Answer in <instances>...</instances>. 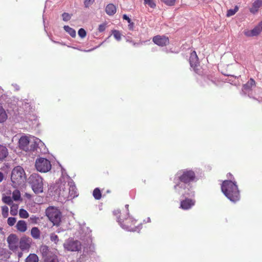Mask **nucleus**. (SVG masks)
I'll return each instance as SVG.
<instances>
[{
	"instance_id": "obj_1",
	"label": "nucleus",
	"mask_w": 262,
	"mask_h": 262,
	"mask_svg": "<svg viewBox=\"0 0 262 262\" xmlns=\"http://www.w3.org/2000/svg\"><path fill=\"white\" fill-rule=\"evenodd\" d=\"M55 192L61 201L73 199L78 196L74 182L69 176H62L56 183Z\"/></svg>"
},
{
	"instance_id": "obj_2",
	"label": "nucleus",
	"mask_w": 262,
	"mask_h": 262,
	"mask_svg": "<svg viewBox=\"0 0 262 262\" xmlns=\"http://www.w3.org/2000/svg\"><path fill=\"white\" fill-rule=\"evenodd\" d=\"M19 147L26 151L41 152V149L44 147V143L38 138L34 137L29 138L23 136L19 140Z\"/></svg>"
},
{
	"instance_id": "obj_3",
	"label": "nucleus",
	"mask_w": 262,
	"mask_h": 262,
	"mask_svg": "<svg viewBox=\"0 0 262 262\" xmlns=\"http://www.w3.org/2000/svg\"><path fill=\"white\" fill-rule=\"evenodd\" d=\"M221 189L225 195L231 202H235L239 200V191L235 182L225 180L222 183Z\"/></svg>"
},
{
	"instance_id": "obj_4",
	"label": "nucleus",
	"mask_w": 262,
	"mask_h": 262,
	"mask_svg": "<svg viewBox=\"0 0 262 262\" xmlns=\"http://www.w3.org/2000/svg\"><path fill=\"white\" fill-rule=\"evenodd\" d=\"M180 182L174 186V189L179 193L181 192V189H185L188 183L194 180L195 178L194 172L192 170H185L183 172V174L179 177Z\"/></svg>"
},
{
	"instance_id": "obj_5",
	"label": "nucleus",
	"mask_w": 262,
	"mask_h": 262,
	"mask_svg": "<svg viewBox=\"0 0 262 262\" xmlns=\"http://www.w3.org/2000/svg\"><path fill=\"white\" fill-rule=\"evenodd\" d=\"M29 182L36 194L43 192L42 179L38 174H32L29 178Z\"/></svg>"
},
{
	"instance_id": "obj_6",
	"label": "nucleus",
	"mask_w": 262,
	"mask_h": 262,
	"mask_svg": "<svg viewBox=\"0 0 262 262\" xmlns=\"http://www.w3.org/2000/svg\"><path fill=\"white\" fill-rule=\"evenodd\" d=\"M11 179L13 184L20 185L26 179V174L24 169L19 166L13 168L12 171Z\"/></svg>"
},
{
	"instance_id": "obj_7",
	"label": "nucleus",
	"mask_w": 262,
	"mask_h": 262,
	"mask_svg": "<svg viewBox=\"0 0 262 262\" xmlns=\"http://www.w3.org/2000/svg\"><path fill=\"white\" fill-rule=\"evenodd\" d=\"M46 214L54 225H58L61 221V214L56 208L50 206L46 210Z\"/></svg>"
},
{
	"instance_id": "obj_8",
	"label": "nucleus",
	"mask_w": 262,
	"mask_h": 262,
	"mask_svg": "<svg viewBox=\"0 0 262 262\" xmlns=\"http://www.w3.org/2000/svg\"><path fill=\"white\" fill-rule=\"evenodd\" d=\"M81 247L82 245L80 241L74 240L72 238H68L63 244L64 249L71 252H79L81 250Z\"/></svg>"
},
{
	"instance_id": "obj_9",
	"label": "nucleus",
	"mask_w": 262,
	"mask_h": 262,
	"mask_svg": "<svg viewBox=\"0 0 262 262\" xmlns=\"http://www.w3.org/2000/svg\"><path fill=\"white\" fill-rule=\"evenodd\" d=\"M35 167L40 172H47L51 169V162L46 158H37L35 161Z\"/></svg>"
},
{
	"instance_id": "obj_10",
	"label": "nucleus",
	"mask_w": 262,
	"mask_h": 262,
	"mask_svg": "<svg viewBox=\"0 0 262 262\" xmlns=\"http://www.w3.org/2000/svg\"><path fill=\"white\" fill-rule=\"evenodd\" d=\"M118 220V222L122 228L130 231H135L136 230V227L134 228L132 227V226L134 225L136 222V221L134 220L132 217H128L125 219L124 220L119 217Z\"/></svg>"
},
{
	"instance_id": "obj_11",
	"label": "nucleus",
	"mask_w": 262,
	"mask_h": 262,
	"mask_svg": "<svg viewBox=\"0 0 262 262\" xmlns=\"http://www.w3.org/2000/svg\"><path fill=\"white\" fill-rule=\"evenodd\" d=\"M262 31V21L260 22L252 30H246L244 33L247 37H253L258 35Z\"/></svg>"
},
{
	"instance_id": "obj_12",
	"label": "nucleus",
	"mask_w": 262,
	"mask_h": 262,
	"mask_svg": "<svg viewBox=\"0 0 262 262\" xmlns=\"http://www.w3.org/2000/svg\"><path fill=\"white\" fill-rule=\"evenodd\" d=\"M152 40L155 43L161 47L165 46L169 42L168 37L165 36L157 35L154 37Z\"/></svg>"
},
{
	"instance_id": "obj_13",
	"label": "nucleus",
	"mask_w": 262,
	"mask_h": 262,
	"mask_svg": "<svg viewBox=\"0 0 262 262\" xmlns=\"http://www.w3.org/2000/svg\"><path fill=\"white\" fill-rule=\"evenodd\" d=\"M7 242L10 249L14 250L17 248L18 238L15 234H10L7 238Z\"/></svg>"
},
{
	"instance_id": "obj_14",
	"label": "nucleus",
	"mask_w": 262,
	"mask_h": 262,
	"mask_svg": "<svg viewBox=\"0 0 262 262\" xmlns=\"http://www.w3.org/2000/svg\"><path fill=\"white\" fill-rule=\"evenodd\" d=\"M195 204V201L186 199L181 203V207L183 209H189Z\"/></svg>"
},
{
	"instance_id": "obj_15",
	"label": "nucleus",
	"mask_w": 262,
	"mask_h": 262,
	"mask_svg": "<svg viewBox=\"0 0 262 262\" xmlns=\"http://www.w3.org/2000/svg\"><path fill=\"white\" fill-rule=\"evenodd\" d=\"M189 62L191 67H196L199 62H198V57L196 55V53L195 51H193L190 55L189 58Z\"/></svg>"
},
{
	"instance_id": "obj_16",
	"label": "nucleus",
	"mask_w": 262,
	"mask_h": 262,
	"mask_svg": "<svg viewBox=\"0 0 262 262\" xmlns=\"http://www.w3.org/2000/svg\"><path fill=\"white\" fill-rule=\"evenodd\" d=\"M262 6V0H256L250 9V11L254 14L257 12L259 8Z\"/></svg>"
},
{
	"instance_id": "obj_17",
	"label": "nucleus",
	"mask_w": 262,
	"mask_h": 262,
	"mask_svg": "<svg viewBox=\"0 0 262 262\" xmlns=\"http://www.w3.org/2000/svg\"><path fill=\"white\" fill-rule=\"evenodd\" d=\"M30 240L27 238H21L19 242V247L23 250L28 249L30 247Z\"/></svg>"
},
{
	"instance_id": "obj_18",
	"label": "nucleus",
	"mask_w": 262,
	"mask_h": 262,
	"mask_svg": "<svg viewBox=\"0 0 262 262\" xmlns=\"http://www.w3.org/2000/svg\"><path fill=\"white\" fill-rule=\"evenodd\" d=\"M40 251L43 258L53 255L50 251L49 247L46 245L41 246L40 248Z\"/></svg>"
},
{
	"instance_id": "obj_19",
	"label": "nucleus",
	"mask_w": 262,
	"mask_h": 262,
	"mask_svg": "<svg viewBox=\"0 0 262 262\" xmlns=\"http://www.w3.org/2000/svg\"><path fill=\"white\" fill-rule=\"evenodd\" d=\"M8 155V150L6 146L0 144V161L4 160Z\"/></svg>"
},
{
	"instance_id": "obj_20",
	"label": "nucleus",
	"mask_w": 262,
	"mask_h": 262,
	"mask_svg": "<svg viewBox=\"0 0 262 262\" xmlns=\"http://www.w3.org/2000/svg\"><path fill=\"white\" fill-rule=\"evenodd\" d=\"M105 12L109 15H113L116 12V8L112 4H108L105 8Z\"/></svg>"
},
{
	"instance_id": "obj_21",
	"label": "nucleus",
	"mask_w": 262,
	"mask_h": 262,
	"mask_svg": "<svg viewBox=\"0 0 262 262\" xmlns=\"http://www.w3.org/2000/svg\"><path fill=\"white\" fill-rule=\"evenodd\" d=\"M17 229L22 232H24L27 230V224L24 221H19L16 224Z\"/></svg>"
},
{
	"instance_id": "obj_22",
	"label": "nucleus",
	"mask_w": 262,
	"mask_h": 262,
	"mask_svg": "<svg viewBox=\"0 0 262 262\" xmlns=\"http://www.w3.org/2000/svg\"><path fill=\"white\" fill-rule=\"evenodd\" d=\"M31 235L34 239H39L40 236V231L37 227H33L31 230Z\"/></svg>"
},
{
	"instance_id": "obj_23",
	"label": "nucleus",
	"mask_w": 262,
	"mask_h": 262,
	"mask_svg": "<svg viewBox=\"0 0 262 262\" xmlns=\"http://www.w3.org/2000/svg\"><path fill=\"white\" fill-rule=\"evenodd\" d=\"M38 256L34 254H30L25 259V262H38Z\"/></svg>"
},
{
	"instance_id": "obj_24",
	"label": "nucleus",
	"mask_w": 262,
	"mask_h": 262,
	"mask_svg": "<svg viewBox=\"0 0 262 262\" xmlns=\"http://www.w3.org/2000/svg\"><path fill=\"white\" fill-rule=\"evenodd\" d=\"M7 118V114L3 108L1 104H0V123L4 122Z\"/></svg>"
},
{
	"instance_id": "obj_25",
	"label": "nucleus",
	"mask_w": 262,
	"mask_h": 262,
	"mask_svg": "<svg viewBox=\"0 0 262 262\" xmlns=\"http://www.w3.org/2000/svg\"><path fill=\"white\" fill-rule=\"evenodd\" d=\"M9 257V253L7 250L0 248V259H7Z\"/></svg>"
},
{
	"instance_id": "obj_26",
	"label": "nucleus",
	"mask_w": 262,
	"mask_h": 262,
	"mask_svg": "<svg viewBox=\"0 0 262 262\" xmlns=\"http://www.w3.org/2000/svg\"><path fill=\"white\" fill-rule=\"evenodd\" d=\"M64 30L68 33L72 37H75L76 35L75 30L70 27L69 26H64L63 27Z\"/></svg>"
},
{
	"instance_id": "obj_27",
	"label": "nucleus",
	"mask_w": 262,
	"mask_h": 262,
	"mask_svg": "<svg viewBox=\"0 0 262 262\" xmlns=\"http://www.w3.org/2000/svg\"><path fill=\"white\" fill-rule=\"evenodd\" d=\"M44 262H59V261L57 256L53 254L44 258Z\"/></svg>"
},
{
	"instance_id": "obj_28",
	"label": "nucleus",
	"mask_w": 262,
	"mask_h": 262,
	"mask_svg": "<svg viewBox=\"0 0 262 262\" xmlns=\"http://www.w3.org/2000/svg\"><path fill=\"white\" fill-rule=\"evenodd\" d=\"M93 195L95 199L100 200L101 198V193L100 189L98 188H95L93 191Z\"/></svg>"
},
{
	"instance_id": "obj_29",
	"label": "nucleus",
	"mask_w": 262,
	"mask_h": 262,
	"mask_svg": "<svg viewBox=\"0 0 262 262\" xmlns=\"http://www.w3.org/2000/svg\"><path fill=\"white\" fill-rule=\"evenodd\" d=\"M238 7L236 6L234 9H229L227 11L226 16L227 17H230L235 14V13L238 11Z\"/></svg>"
},
{
	"instance_id": "obj_30",
	"label": "nucleus",
	"mask_w": 262,
	"mask_h": 262,
	"mask_svg": "<svg viewBox=\"0 0 262 262\" xmlns=\"http://www.w3.org/2000/svg\"><path fill=\"white\" fill-rule=\"evenodd\" d=\"M255 84V81L251 78L250 80L244 85V89L245 90L250 89L252 86Z\"/></svg>"
},
{
	"instance_id": "obj_31",
	"label": "nucleus",
	"mask_w": 262,
	"mask_h": 262,
	"mask_svg": "<svg viewBox=\"0 0 262 262\" xmlns=\"http://www.w3.org/2000/svg\"><path fill=\"white\" fill-rule=\"evenodd\" d=\"M12 198L14 201H18L20 199V193L18 190H15L12 193Z\"/></svg>"
},
{
	"instance_id": "obj_32",
	"label": "nucleus",
	"mask_w": 262,
	"mask_h": 262,
	"mask_svg": "<svg viewBox=\"0 0 262 262\" xmlns=\"http://www.w3.org/2000/svg\"><path fill=\"white\" fill-rule=\"evenodd\" d=\"M19 215L21 218L27 219L29 217V213L28 212L23 209L19 210Z\"/></svg>"
},
{
	"instance_id": "obj_33",
	"label": "nucleus",
	"mask_w": 262,
	"mask_h": 262,
	"mask_svg": "<svg viewBox=\"0 0 262 262\" xmlns=\"http://www.w3.org/2000/svg\"><path fill=\"white\" fill-rule=\"evenodd\" d=\"M18 205L15 204H13L11 207L10 209V214L12 215H15L17 213V209H18Z\"/></svg>"
},
{
	"instance_id": "obj_34",
	"label": "nucleus",
	"mask_w": 262,
	"mask_h": 262,
	"mask_svg": "<svg viewBox=\"0 0 262 262\" xmlns=\"http://www.w3.org/2000/svg\"><path fill=\"white\" fill-rule=\"evenodd\" d=\"M112 33L114 35V37L117 40L120 41L121 40V34L119 31L114 30H113Z\"/></svg>"
},
{
	"instance_id": "obj_35",
	"label": "nucleus",
	"mask_w": 262,
	"mask_h": 262,
	"mask_svg": "<svg viewBox=\"0 0 262 262\" xmlns=\"http://www.w3.org/2000/svg\"><path fill=\"white\" fill-rule=\"evenodd\" d=\"M2 200L5 203L9 205H11L13 203L12 198L10 196H3L2 198Z\"/></svg>"
},
{
	"instance_id": "obj_36",
	"label": "nucleus",
	"mask_w": 262,
	"mask_h": 262,
	"mask_svg": "<svg viewBox=\"0 0 262 262\" xmlns=\"http://www.w3.org/2000/svg\"><path fill=\"white\" fill-rule=\"evenodd\" d=\"M144 4L147 5L151 8H155L156 6V4L153 0H144Z\"/></svg>"
},
{
	"instance_id": "obj_37",
	"label": "nucleus",
	"mask_w": 262,
	"mask_h": 262,
	"mask_svg": "<svg viewBox=\"0 0 262 262\" xmlns=\"http://www.w3.org/2000/svg\"><path fill=\"white\" fill-rule=\"evenodd\" d=\"M50 238L52 242H54V243L56 244H57L58 242L59 241L58 236L54 233H52L50 234Z\"/></svg>"
},
{
	"instance_id": "obj_38",
	"label": "nucleus",
	"mask_w": 262,
	"mask_h": 262,
	"mask_svg": "<svg viewBox=\"0 0 262 262\" xmlns=\"http://www.w3.org/2000/svg\"><path fill=\"white\" fill-rule=\"evenodd\" d=\"M176 1V0H161L162 2L169 6H173L175 4Z\"/></svg>"
},
{
	"instance_id": "obj_39",
	"label": "nucleus",
	"mask_w": 262,
	"mask_h": 262,
	"mask_svg": "<svg viewBox=\"0 0 262 262\" xmlns=\"http://www.w3.org/2000/svg\"><path fill=\"white\" fill-rule=\"evenodd\" d=\"M62 20L64 21H67L71 18V15L68 13H63L62 14Z\"/></svg>"
},
{
	"instance_id": "obj_40",
	"label": "nucleus",
	"mask_w": 262,
	"mask_h": 262,
	"mask_svg": "<svg viewBox=\"0 0 262 262\" xmlns=\"http://www.w3.org/2000/svg\"><path fill=\"white\" fill-rule=\"evenodd\" d=\"M78 34L81 38H84L86 36V32L84 29L80 28L78 30Z\"/></svg>"
},
{
	"instance_id": "obj_41",
	"label": "nucleus",
	"mask_w": 262,
	"mask_h": 262,
	"mask_svg": "<svg viewBox=\"0 0 262 262\" xmlns=\"http://www.w3.org/2000/svg\"><path fill=\"white\" fill-rule=\"evenodd\" d=\"M16 221V220L15 217H10L8 219L7 223L9 226H12L15 224Z\"/></svg>"
},
{
	"instance_id": "obj_42",
	"label": "nucleus",
	"mask_w": 262,
	"mask_h": 262,
	"mask_svg": "<svg viewBox=\"0 0 262 262\" xmlns=\"http://www.w3.org/2000/svg\"><path fill=\"white\" fill-rule=\"evenodd\" d=\"M182 194L186 196H193L194 195V192L191 190H190L189 188H188V192L185 191V192L182 193Z\"/></svg>"
},
{
	"instance_id": "obj_43",
	"label": "nucleus",
	"mask_w": 262,
	"mask_h": 262,
	"mask_svg": "<svg viewBox=\"0 0 262 262\" xmlns=\"http://www.w3.org/2000/svg\"><path fill=\"white\" fill-rule=\"evenodd\" d=\"M2 214L4 216H7L8 213V207L6 206H3L2 208Z\"/></svg>"
},
{
	"instance_id": "obj_44",
	"label": "nucleus",
	"mask_w": 262,
	"mask_h": 262,
	"mask_svg": "<svg viewBox=\"0 0 262 262\" xmlns=\"http://www.w3.org/2000/svg\"><path fill=\"white\" fill-rule=\"evenodd\" d=\"M106 25V24L105 23H103L102 24L99 25V27H98V29L99 32H103L105 30Z\"/></svg>"
},
{
	"instance_id": "obj_45",
	"label": "nucleus",
	"mask_w": 262,
	"mask_h": 262,
	"mask_svg": "<svg viewBox=\"0 0 262 262\" xmlns=\"http://www.w3.org/2000/svg\"><path fill=\"white\" fill-rule=\"evenodd\" d=\"M94 1L95 0H85L84 2L85 7L86 8L89 7L94 2Z\"/></svg>"
},
{
	"instance_id": "obj_46",
	"label": "nucleus",
	"mask_w": 262,
	"mask_h": 262,
	"mask_svg": "<svg viewBox=\"0 0 262 262\" xmlns=\"http://www.w3.org/2000/svg\"><path fill=\"white\" fill-rule=\"evenodd\" d=\"M123 18L125 20H126L128 23H130V21H132L130 18L126 14H124L123 15Z\"/></svg>"
},
{
	"instance_id": "obj_47",
	"label": "nucleus",
	"mask_w": 262,
	"mask_h": 262,
	"mask_svg": "<svg viewBox=\"0 0 262 262\" xmlns=\"http://www.w3.org/2000/svg\"><path fill=\"white\" fill-rule=\"evenodd\" d=\"M4 178H5V175H4V173L0 171V183L3 181V180L4 179Z\"/></svg>"
},
{
	"instance_id": "obj_48",
	"label": "nucleus",
	"mask_w": 262,
	"mask_h": 262,
	"mask_svg": "<svg viewBox=\"0 0 262 262\" xmlns=\"http://www.w3.org/2000/svg\"><path fill=\"white\" fill-rule=\"evenodd\" d=\"M133 27H134V23L133 22H132V21H131L130 23H129L128 27H129V29H133Z\"/></svg>"
},
{
	"instance_id": "obj_49",
	"label": "nucleus",
	"mask_w": 262,
	"mask_h": 262,
	"mask_svg": "<svg viewBox=\"0 0 262 262\" xmlns=\"http://www.w3.org/2000/svg\"><path fill=\"white\" fill-rule=\"evenodd\" d=\"M12 86H14V88H15V89L16 91H18L19 90V87L17 84H12Z\"/></svg>"
},
{
	"instance_id": "obj_50",
	"label": "nucleus",
	"mask_w": 262,
	"mask_h": 262,
	"mask_svg": "<svg viewBox=\"0 0 262 262\" xmlns=\"http://www.w3.org/2000/svg\"><path fill=\"white\" fill-rule=\"evenodd\" d=\"M120 212L119 210H115L114 211V213L115 215H117V214L119 213Z\"/></svg>"
},
{
	"instance_id": "obj_51",
	"label": "nucleus",
	"mask_w": 262,
	"mask_h": 262,
	"mask_svg": "<svg viewBox=\"0 0 262 262\" xmlns=\"http://www.w3.org/2000/svg\"><path fill=\"white\" fill-rule=\"evenodd\" d=\"M125 207L127 209V211H128V205H126Z\"/></svg>"
},
{
	"instance_id": "obj_52",
	"label": "nucleus",
	"mask_w": 262,
	"mask_h": 262,
	"mask_svg": "<svg viewBox=\"0 0 262 262\" xmlns=\"http://www.w3.org/2000/svg\"><path fill=\"white\" fill-rule=\"evenodd\" d=\"M147 221H148V222H150V218H148Z\"/></svg>"
},
{
	"instance_id": "obj_53",
	"label": "nucleus",
	"mask_w": 262,
	"mask_h": 262,
	"mask_svg": "<svg viewBox=\"0 0 262 262\" xmlns=\"http://www.w3.org/2000/svg\"><path fill=\"white\" fill-rule=\"evenodd\" d=\"M2 232V230L0 229V233Z\"/></svg>"
}]
</instances>
